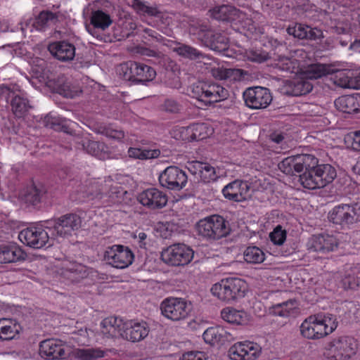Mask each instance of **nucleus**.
<instances>
[{
    "instance_id": "19",
    "label": "nucleus",
    "mask_w": 360,
    "mask_h": 360,
    "mask_svg": "<svg viewBox=\"0 0 360 360\" xmlns=\"http://www.w3.org/2000/svg\"><path fill=\"white\" fill-rule=\"evenodd\" d=\"M194 256L193 249H163L162 261L171 266H180L189 263Z\"/></svg>"
},
{
    "instance_id": "3",
    "label": "nucleus",
    "mask_w": 360,
    "mask_h": 360,
    "mask_svg": "<svg viewBox=\"0 0 360 360\" xmlns=\"http://www.w3.org/2000/svg\"><path fill=\"white\" fill-rule=\"evenodd\" d=\"M190 95L205 105H210L226 100L229 94L226 88L217 83L199 82L191 86Z\"/></svg>"
},
{
    "instance_id": "28",
    "label": "nucleus",
    "mask_w": 360,
    "mask_h": 360,
    "mask_svg": "<svg viewBox=\"0 0 360 360\" xmlns=\"http://www.w3.org/2000/svg\"><path fill=\"white\" fill-rule=\"evenodd\" d=\"M335 106L345 113H356L360 111V94L342 96L335 99Z\"/></svg>"
},
{
    "instance_id": "35",
    "label": "nucleus",
    "mask_w": 360,
    "mask_h": 360,
    "mask_svg": "<svg viewBox=\"0 0 360 360\" xmlns=\"http://www.w3.org/2000/svg\"><path fill=\"white\" fill-rule=\"evenodd\" d=\"M345 288L356 289L360 286V264L347 266L342 278Z\"/></svg>"
},
{
    "instance_id": "20",
    "label": "nucleus",
    "mask_w": 360,
    "mask_h": 360,
    "mask_svg": "<svg viewBox=\"0 0 360 360\" xmlns=\"http://www.w3.org/2000/svg\"><path fill=\"white\" fill-rule=\"evenodd\" d=\"M104 257L113 267L124 269L132 263L134 255L130 249H109L105 252Z\"/></svg>"
},
{
    "instance_id": "6",
    "label": "nucleus",
    "mask_w": 360,
    "mask_h": 360,
    "mask_svg": "<svg viewBox=\"0 0 360 360\" xmlns=\"http://www.w3.org/2000/svg\"><path fill=\"white\" fill-rule=\"evenodd\" d=\"M356 340L349 336L334 338L326 347L325 356L330 360H347L356 352Z\"/></svg>"
},
{
    "instance_id": "8",
    "label": "nucleus",
    "mask_w": 360,
    "mask_h": 360,
    "mask_svg": "<svg viewBox=\"0 0 360 360\" xmlns=\"http://www.w3.org/2000/svg\"><path fill=\"white\" fill-rule=\"evenodd\" d=\"M46 224L49 226L46 227L49 229L51 235L56 234L57 236L64 238L66 236H71L74 231L81 227L82 219L75 214H69L57 219L48 221Z\"/></svg>"
},
{
    "instance_id": "7",
    "label": "nucleus",
    "mask_w": 360,
    "mask_h": 360,
    "mask_svg": "<svg viewBox=\"0 0 360 360\" xmlns=\"http://www.w3.org/2000/svg\"><path fill=\"white\" fill-rule=\"evenodd\" d=\"M161 314L172 321L186 319L191 311V304L185 299L169 297L164 299L160 304Z\"/></svg>"
},
{
    "instance_id": "56",
    "label": "nucleus",
    "mask_w": 360,
    "mask_h": 360,
    "mask_svg": "<svg viewBox=\"0 0 360 360\" xmlns=\"http://www.w3.org/2000/svg\"><path fill=\"white\" fill-rule=\"evenodd\" d=\"M161 109L168 113L178 114L181 112L182 105L178 101L172 98H167L161 105Z\"/></svg>"
},
{
    "instance_id": "27",
    "label": "nucleus",
    "mask_w": 360,
    "mask_h": 360,
    "mask_svg": "<svg viewBox=\"0 0 360 360\" xmlns=\"http://www.w3.org/2000/svg\"><path fill=\"white\" fill-rule=\"evenodd\" d=\"M57 92L68 98H73L82 93L78 81L72 77H61L56 84Z\"/></svg>"
},
{
    "instance_id": "18",
    "label": "nucleus",
    "mask_w": 360,
    "mask_h": 360,
    "mask_svg": "<svg viewBox=\"0 0 360 360\" xmlns=\"http://www.w3.org/2000/svg\"><path fill=\"white\" fill-rule=\"evenodd\" d=\"M72 141L77 149L85 150L98 159H105L108 155V147L103 142L91 141L79 136L73 137Z\"/></svg>"
},
{
    "instance_id": "48",
    "label": "nucleus",
    "mask_w": 360,
    "mask_h": 360,
    "mask_svg": "<svg viewBox=\"0 0 360 360\" xmlns=\"http://www.w3.org/2000/svg\"><path fill=\"white\" fill-rule=\"evenodd\" d=\"M134 70H136V67L134 65V61L120 64L116 69L117 74L121 79L133 82H135Z\"/></svg>"
},
{
    "instance_id": "45",
    "label": "nucleus",
    "mask_w": 360,
    "mask_h": 360,
    "mask_svg": "<svg viewBox=\"0 0 360 360\" xmlns=\"http://www.w3.org/2000/svg\"><path fill=\"white\" fill-rule=\"evenodd\" d=\"M58 21V15L49 11H43L40 12L34 21V25L37 29L42 30Z\"/></svg>"
},
{
    "instance_id": "32",
    "label": "nucleus",
    "mask_w": 360,
    "mask_h": 360,
    "mask_svg": "<svg viewBox=\"0 0 360 360\" xmlns=\"http://www.w3.org/2000/svg\"><path fill=\"white\" fill-rule=\"evenodd\" d=\"M204 340L210 345L219 342L229 341L232 335L221 326L208 328L202 335Z\"/></svg>"
},
{
    "instance_id": "47",
    "label": "nucleus",
    "mask_w": 360,
    "mask_h": 360,
    "mask_svg": "<svg viewBox=\"0 0 360 360\" xmlns=\"http://www.w3.org/2000/svg\"><path fill=\"white\" fill-rule=\"evenodd\" d=\"M105 352L100 348H82L75 350V356L80 360H95L103 357Z\"/></svg>"
},
{
    "instance_id": "64",
    "label": "nucleus",
    "mask_w": 360,
    "mask_h": 360,
    "mask_svg": "<svg viewBox=\"0 0 360 360\" xmlns=\"http://www.w3.org/2000/svg\"><path fill=\"white\" fill-rule=\"evenodd\" d=\"M306 30L307 34V37H306V39L317 40L323 38L322 30L318 29L317 27H311L309 26H307Z\"/></svg>"
},
{
    "instance_id": "2",
    "label": "nucleus",
    "mask_w": 360,
    "mask_h": 360,
    "mask_svg": "<svg viewBox=\"0 0 360 360\" xmlns=\"http://www.w3.org/2000/svg\"><path fill=\"white\" fill-rule=\"evenodd\" d=\"M247 289V283L244 280L230 277L214 284L210 290L219 300L229 302L243 297Z\"/></svg>"
},
{
    "instance_id": "1",
    "label": "nucleus",
    "mask_w": 360,
    "mask_h": 360,
    "mask_svg": "<svg viewBox=\"0 0 360 360\" xmlns=\"http://www.w3.org/2000/svg\"><path fill=\"white\" fill-rule=\"evenodd\" d=\"M338 323L330 314L319 313L307 317L300 326L302 337L309 340H318L333 333Z\"/></svg>"
},
{
    "instance_id": "62",
    "label": "nucleus",
    "mask_w": 360,
    "mask_h": 360,
    "mask_svg": "<svg viewBox=\"0 0 360 360\" xmlns=\"http://www.w3.org/2000/svg\"><path fill=\"white\" fill-rule=\"evenodd\" d=\"M270 310L271 313L275 316L288 317L291 315L285 305H283V302L273 305Z\"/></svg>"
},
{
    "instance_id": "16",
    "label": "nucleus",
    "mask_w": 360,
    "mask_h": 360,
    "mask_svg": "<svg viewBox=\"0 0 360 360\" xmlns=\"http://www.w3.org/2000/svg\"><path fill=\"white\" fill-rule=\"evenodd\" d=\"M148 324L143 321L128 320L124 322L122 338L133 342H139L149 333Z\"/></svg>"
},
{
    "instance_id": "42",
    "label": "nucleus",
    "mask_w": 360,
    "mask_h": 360,
    "mask_svg": "<svg viewBox=\"0 0 360 360\" xmlns=\"http://www.w3.org/2000/svg\"><path fill=\"white\" fill-rule=\"evenodd\" d=\"M352 75L353 73L349 70H337L330 75V79L338 86L344 89H351L353 86V84L351 83Z\"/></svg>"
},
{
    "instance_id": "54",
    "label": "nucleus",
    "mask_w": 360,
    "mask_h": 360,
    "mask_svg": "<svg viewBox=\"0 0 360 360\" xmlns=\"http://www.w3.org/2000/svg\"><path fill=\"white\" fill-rule=\"evenodd\" d=\"M193 140L200 141L208 137L212 129L205 123H193Z\"/></svg>"
},
{
    "instance_id": "10",
    "label": "nucleus",
    "mask_w": 360,
    "mask_h": 360,
    "mask_svg": "<svg viewBox=\"0 0 360 360\" xmlns=\"http://www.w3.org/2000/svg\"><path fill=\"white\" fill-rule=\"evenodd\" d=\"M160 186L172 191H180L188 181L186 172L176 166H169L158 176Z\"/></svg>"
},
{
    "instance_id": "23",
    "label": "nucleus",
    "mask_w": 360,
    "mask_h": 360,
    "mask_svg": "<svg viewBox=\"0 0 360 360\" xmlns=\"http://www.w3.org/2000/svg\"><path fill=\"white\" fill-rule=\"evenodd\" d=\"M75 46L67 41H59L51 43L48 46L50 53L58 60L69 62L75 56Z\"/></svg>"
},
{
    "instance_id": "30",
    "label": "nucleus",
    "mask_w": 360,
    "mask_h": 360,
    "mask_svg": "<svg viewBox=\"0 0 360 360\" xmlns=\"http://www.w3.org/2000/svg\"><path fill=\"white\" fill-rule=\"evenodd\" d=\"M188 169L194 174L198 172L200 179L205 183L214 181L218 179L215 168L207 163L193 161L188 164Z\"/></svg>"
},
{
    "instance_id": "5",
    "label": "nucleus",
    "mask_w": 360,
    "mask_h": 360,
    "mask_svg": "<svg viewBox=\"0 0 360 360\" xmlns=\"http://www.w3.org/2000/svg\"><path fill=\"white\" fill-rule=\"evenodd\" d=\"M199 235L208 240H219L230 232L226 221L219 215H212L200 219L197 224Z\"/></svg>"
},
{
    "instance_id": "41",
    "label": "nucleus",
    "mask_w": 360,
    "mask_h": 360,
    "mask_svg": "<svg viewBox=\"0 0 360 360\" xmlns=\"http://www.w3.org/2000/svg\"><path fill=\"white\" fill-rule=\"evenodd\" d=\"M26 257L23 249H0V264L16 262L25 259Z\"/></svg>"
},
{
    "instance_id": "29",
    "label": "nucleus",
    "mask_w": 360,
    "mask_h": 360,
    "mask_svg": "<svg viewBox=\"0 0 360 360\" xmlns=\"http://www.w3.org/2000/svg\"><path fill=\"white\" fill-rule=\"evenodd\" d=\"M124 322L121 318L110 316L104 319L101 323V333L107 338L120 336L124 330Z\"/></svg>"
},
{
    "instance_id": "50",
    "label": "nucleus",
    "mask_w": 360,
    "mask_h": 360,
    "mask_svg": "<svg viewBox=\"0 0 360 360\" xmlns=\"http://www.w3.org/2000/svg\"><path fill=\"white\" fill-rule=\"evenodd\" d=\"M297 160L300 172L304 169L305 171L315 169L319 165V160L311 154H299L297 155Z\"/></svg>"
},
{
    "instance_id": "31",
    "label": "nucleus",
    "mask_w": 360,
    "mask_h": 360,
    "mask_svg": "<svg viewBox=\"0 0 360 360\" xmlns=\"http://www.w3.org/2000/svg\"><path fill=\"white\" fill-rule=\"evenodd\" d=\"M60 274L72 283L79 282L88 276L86 266L77 262L69 263L61 269Z\"/></svg>"
},
{
    "instance_id": "53",
    "label": "nucleus",
    "mask_w": 360,
    "mask_h": 360,
    "mask_svg": "<svg viewBox=\"0 0 360 360\" xmlns=\"http://www.w3.org/2000/svg\"><path fill=\"white\" fill-rule=\"evenodd\" d=\"M245 56L248 60L257 63L265 62L270 58L269 53L261 49L247 50Z\"/></svg>"
},
{
    "instance_id": "37",
    "label": "nucleus",
    "mask_w": 360,
    "mask_h": 360,
    "mask_svg": "<svg viewBox=\"0 0 360 360\" xmlns=\"http://www.w3.org/2000/svg\"><path fill=\"white\" fill-rule=\"evenodd\" d=\"M20 325L15 320L10 319H0V338L10 340L15 338L19 333Z\"/></svg>"
},
{
    "instance_id": "25",
    "label": "nucleus",
    "mask_w": 360,
    "mask_h": 360,
    "mask_svg": "<svg viewBox=\"0 0 360 360\" xmlns=\"http://www.w3.org/2000/svg\"><path fill=\"white\" fill-rule=\"evenodd\" d=\"M262 18V15L257 11L244 12L238 9L234 21L238 22L248 34H253L256 32Z\"/></svg>"
},
{
    "instance_id": "52",
    "label": "nucleus",
    "mask_w": 360,
    "mask_h": 360,
    "mask_svg": "<svg viewBox=\"0 0 360 360\" xmlns=\"http://www.w3.org/2000/svg\"><path fill=\"white\" fill-rule=\"evenodd\" d=\"M243 256L248 263L252 264H259L265 259V253L262 249H246Z\"/></svg>"
},
{
    "instance_id": "49",
    "label": "nucleus",
    "mask_w": 360,
    "mask_h": 360,
    "mask_svg": "<svg viewBox=\"0 0 360 360\" xmlns=\"http://www.w3.org/2000/svg\"><path fill=\"white\" fill-rule=\"evenodd\" d=\"M276 65L278 70L285 72L297 73L299 70L297 60L285 56H280Z\"/></svg>"
},
{
    "instance_id": "17",
    "label": "nucleus",
    "mask_w": 360,
    "mask_h": 360,
    "mask_svg": "<svg viewBox=\"0 0 360 360\" xmlns=\"http://www.w3.org/2000/svg\"><path fill=\"white\" fill-rule=\"evenodd\" d=\"M250 184L248 181L237 179L225 186L222 193L226 199L242 202L250 197Z\"/></svg>"
},
{
    "instance_id": "13",
    "label": "nucleus",
    "mask_w": 360,
    "mask_h": 360,
    "mask_svg": "<svg viewBox=\"0 0 360 360\" xmlns=\"http://www.w3.org/2000/svg\"><path fill=\"white\" fill-rule=\"evenodd\" d=\"M0 96L10 101L11 111L16 118H23L26 116L30 109L32 108L28 99L22 96L17 94L10 87L1 85Z\"/></svg>"
},
{
    "instance_id": "60",
    "label": "nucleus",
    "mask_w": 360,
    "mask_h": 360,
    "mask_svg": "<svg viewBox=\"0 0 360 360\" xmlns=\"http://www.w3.org/2000/svg\"><path fill=\"white\" fill-rule=\"evenodd\" d=\"M306 28L307 26L302 24H296L294 26H290L287 29V32L290 35H292L296 38L306 39V37H307Z\"/></svg>"
},
{
    "instance_id": "51",
    "label": "nucleus",
    "mask_w": 360,
    "mask_h": 360,
    "mask_svg": "<svg viewBox=\"0 0 360 360\" xmlns=\"http://www.w3.org/2000/svg\"><path fill=\"white\" fill-rule=\"evenodd\" d=\"M129 4L139 14L158 16L159 11L156 7L149 6L141 0H129Z\"/></svg>"
},
{
    "instance_id": "12",
    "label": "nucleus",
    "mask_w": 360,
    "mask_h": 360,
    "mask_svg": "<svg viewBox=\"0 0 360 360\" xmlns=\"http://www.w3.org/2000/svg\"><path fill=\"white\" fill-rule=\"evenodd\" d=\"M245 105L252 109H264L272 101L269 89L262 86L247 89L243 93Z\"/></svg>"
},
{
    "instance_id": "58",
    "label": "nucleus",
    "mask_w": 360,
    "mask_h": 360,
    "mask_svg": "<svg viewBox=\"0 0 360 360\" xmlns=\"http://www.w3.org/2000/svg\"><path fill=\"white\" fill-rule=\"evenodd\" d=\"M193 124L188 127H179L174 130L175 138L183 141H193Z\"/></svg>"
},
{
    "instance_id": "59",
    "label": "nucleus",
    "mask_w": 360,
    "mask_h": 360,
    "mask_svg": "<svg viewBox=\"0 0 360 360\" xmlns=\"http://www.w3.org/2000/svg\"><path fill=\"white\" fill-rule=\"evenodd\" d=\"M113 180L112 179L111 186H109L108 188H107L106 190H104L105 193V198H107L108 196L110 198H112V202H116L117 198H120L121 195L125 193L122 188L117 185V183H115V185H113ZM119 201V200H117Z\"/></svg>"
},
{
    "instance_id": "40",
    "label": "nucleus",
    "mask_w": 360,
    "mask_h": 360,
    "mask_svg": "<svg viewBox=\"0 0 360 360\" xmlns=\"http://www.w3.org/2000/svg\"><path fill=\"white\" fill-rule=\"evenodd\" d=\"M315 171L322 188L332 183L337 176L336 169L330 164L319 165L315 168Z\"/></svg>"
},
{
    "instance_id": "33",
    "label": "nucleus",
    "mask_w": 360,
    "mask_h": 360,
    "mask_svg": "<svg viewBox=\"0 0 360 360\" xmlns=\"http://www.w3.org/2000/svg\"><path fill=\"white\" fill-rule=\"evenodd\" d=\"M238 9L231 5L216 6L210 9V16L219 21H234Z\"/></svg>"
},
{
    "instance_id": "46",
    "label": "nucleus",
    "mask_w": 360,
    "mask_h": 360,
    "mask_svg": "<svg viewBox=\"0 0 360 360\" xmlns=\"http://www.w3.org/2000/svg\"><path fill=\"white\" fill-rule=\"evenodd\" d=\"M278 168L282 172L288 175H293L295 172H300L296 155L289 156L283 159L278 164Z\"/></svg>"
},
{
    "instance_id": "55",
    "label": "nucleus",
    "mask_w": 360,
    "mask_h": 360,
    "mask_svg": "<svg viewBox=\"0 0 360 360\" xmlns=\"http://www.w3.org/2000/svg\"><path fill=\"white\" fill-rule=\"evenodd\" d=\"M328 74V68L323 64H313L305 72L306 77L316 79Z\"/></svg>"
},
{
    "instance_id": "22",
    "label": "nucleus",
    "mask_w": 360,
    "mask_h": 360,
    "mask_svg": "<svg viewBox=\"0 0 360 360\" xmlns=\"http://www.w3.org/2000/svg\"><path fill=\"white\" fill-rule=\"evenodd\" d=\"M352 207L347 204L335 206L328 213L330 221L340 225L342 229L349 228L354 224V217L352 216Z\"/></svg>"
},
{
    "instance_id": "9",
    "label": "nucleus",
    "mask_w": 360,
    "mask_h": 360,
    "mask_svg": "<svg viewBox=\"0 0 360 360\" xmlns=\"http://www.w3.org/2000/svg\"><path fill=\"white\" fill-rule=\"evenodd\" d=\"M192 27L198 30L196 34L202 38V41L210 49L217 52H221L228 49L229 39L226 35L212 31L207 23L198 22V25H192Z\"/></svg>"
},
{
    "instance_id": "43",
    "label": "nucleus",
    "mask_w": 360,
    "mask_h": 360,
    "mask_svg": "<svg viewBox=\"0 0 360 360\" xmlns=\"http://www.w3.org/2000/svg\"><path fill=\"white\" fill-rule=\"evenodd\" d=\"M315 169L304 171L299 176V181L304 188L314 190L322 188L319 177H316Z\"/></svg>"
},
{
    "instance_id": "26",
    "label": "nucleus",
    "mask_w": 360,
    "mask_h": 360,
    "mask_svg": "<svg viewBox=\"0 0 360 360\" xmlns=\"http://www.w3.org/2000/svg\"><path fill=\"white\" fill-rule=\"evenodd\" d=\"M168 46L179 56L188 60L200 61L205 58L202 52L188 44L171 41Z\"/></svg>"
},
{
    "instance_id": "4",
    "label": "nucleus",
    "mask_w": 360,
    "mask_h": 360,
    "mask_svg": "<svg viewBox=\"0 0 360 360\" xmlns=\"http://www.w3.org/2000/svg\"><path fill=\"white\" fill-rule=\"evenodd\" d=\"M112 179L108 177L104 181L91 179L85 181L84 184H79L72 191L71 198L73 200L100 201L105 198L104 190L111 186Z\"/></svg>"
},
{
    "instance_id": "15",
    "label": "nucleus",
    "mask_w": 360,
    "mask_h": 360,
    "mask_svg": "<svg viewBox=\"0 0 360 360\" xmlns=\"http://www.w3.org/2000/svg\"><path fill=\"white\" fill-rule=\"evenodd\" d=\"M229 352L233 360H255L261 354V347L252 342H240L231 346Z\"/></svg>"
},
{
    "instance_id": "34",
    "label": "nucleus",
    "mask_w": 360,
    "mask_h": 360,
    "mask_svg": "<svg viewBox=\"0 0 360 360\" xmlns=\"http://www.w3.org/2000/svg\"><path fill=\"white\" fill-rule=\"evenodd\" d=\"M90 21L93 28H88V31L92 35L95 34L96 29L104 31L112 23L110 15L101 10L92 12Z\"/></svg>"
},
{
    "instance_id": "61",
    "label": "nucleus",
    "mask_w": 360,
    "mask_h": 360,
    "mask_svg": "<svg viewBox=\"0 0 360 360\" xmlns=\"http://www.w3.org/2000/svg\"><path fill=\"white\" fill-rule=\"evenodd\" d=\"M146 36H144V38L146 39H148V41H150V39H148V37L151 38V39L155 40L158 42L162 43L164 45L168 46L170 44L169 40L166 39L164 37H162L161 34H160L158 32L155 30H153L152 29L146 28L143 30Z\"/></svg>"
},
{
    "instance_id": "63",
    "label": "nucleus",
    "mask_w": 360,
    "mask_h": 360,
    "mask_svg": "<svg viewBox=\"0 0 360 360\" xmlns=\"http://www.w3.org/2000/svg\"><path fill=\"white\" fill-rule=\"evenodd\" d=\"M65 122V119L59 117H48L47 125L55 130L61 129Z\"/></svg>"
},
{
    "instance_id": "14",
    "label": "nucleus",
    "mask_w": 360,
    "mask_h": 360,
    "mask_svg": "<svg viewBox=\"0 0 360 360\" xmlns=\"http://www.w3.org/2000/svg\"><path fill=\"white\" fill-rule=\"evenodd\" d=\"M138 201L150 210L162 209L166 206L168 198L166 193L157 188H149L141 192Z\"/></svg>"
},
{
    "instance_id": "38",
    "label": "nucleus",
    "mask_w": 360,
    "mask_h": 360,
    "mask_svg": "<svg viewBox=\"0 0 360 360\" xmlns=\"http://www.w3.org/2000/svg\"><path fill=\"white\" fill-rule=\"evenodd\" d=\"M134 65L136 67V70H134L135 83L146 84L147 82L152 81L155 77L156 72L153 68L134 61Z\"/></svg>"
},
{
    "instance_id": "11",
    "label": "nucleus",
    "mask_w": 360,
    "mask_h": 360,
    "mask_svg": "<svg viewBox=\"0 0 360 360\" xmlns=\"http://www.w3.org/2000/svg\"><path fill=\"white\" fill-rule=\"evenodd\" d=\"M18 239L30 248H43L47 243V248L56 245L55 238H50L49 233L40 227H30L22 230L18 234Z\"/></svg>"
},
{
    "instance_id": "44",
    "label": "nucleus",
    "mask_w": 360,
    "mask_h": 360,
    "mask_svg": "<svg viewBox=\"0 0 360 360\" xmlns=\"http://www.w3.org/2000/svg\"><path fill=\"white\" fill-rule=\"evenodd\" d=\"M44 194V189L32 186L27 188L22 199L27 204L36 205L41 201Z\"/></svg>"
},
{
    "instance_id": "57",
    "label": "nucleus",
    "mask_w": 360,
    "mask_h": 360,
    "mask_svg": "<svg viewBox=\"0 0 360 360\" xmlns=\"http://www.w3.org/2000/svg\"><path fill=\"white\" fill-rule=\"evenodd\" d=\"M286 231L283 229L281 225H278L274 228L273 231L269 234L270 240L276 245H281L286 239Z\"/></svg>"
},
{
    "instance_id": "21",
    "label": "nucleus",
    "mask_w": 360,
    "mask_h": 360,
    "mask_svg": "<svg viewBox=\"0 0 360 360\" xmlns=\"http://www.w3.org/2000/svg\"><path fill=\"white\" fill-rule=\"evenodd\" d=\"M312 89L313 85L308 79L298 77L285 81L280 89L284 95L300 96L309 93Z\"/></svg>"
},
{
    "instance_id": "24",
    "label": "nucleus",
    "mask_w": 360,
    "mask_h": 360,
    "mask_svg": "<svg viewBox=\"0 0 360 360\" xmlns=\"http://www.w3.org/2000/svg\"><path fill=\"white\" fill-rule=\"evenodd\" d=\"M40 354L50 359H64L66 356L62 342L56 339H48L40 343Z\"/></svg>"
},
{
    "instance_id": "39",
    "label": "nucleus",
    "mask_w": 360,
    "mask_h": 360,
    "mask_svg": "<svg viewBox=\"0 0 360 360\" xmlns=\"http://www.w3.org/2000/svg\"><path fill=\"white\" fill-rule=\"evenodd\" d=\"M310 241V248H334L341 245L339 238L328 234L314 235Z\"/></svg>"
},
{
    "instance_id": "36",
    "label": "nucleus",
    "mask_w": 360,
    "mask_h": 360,
    "mask_svg": "<svg viewBox=\"0 0 360 360\" xmlns=\"http://www.w3.org/2000/svg\"><path fill=\"white\" fill-rule=\"evenodd\" d=\"M221 316L226 322L236 325H245L249 321L248 315L245 311L237 310L231 307L223 309Z\"/></svg>"
}]
</instances>
